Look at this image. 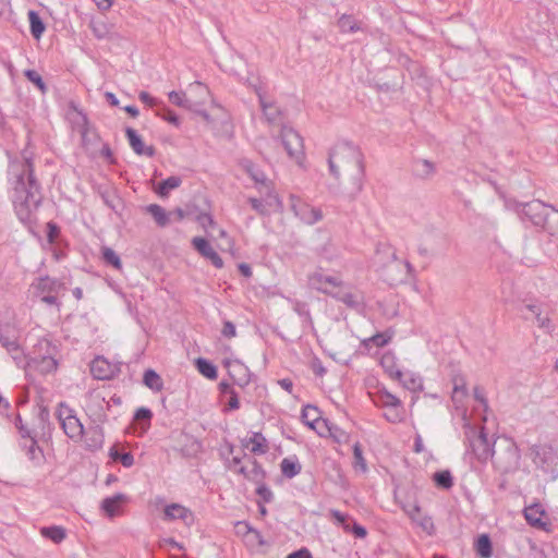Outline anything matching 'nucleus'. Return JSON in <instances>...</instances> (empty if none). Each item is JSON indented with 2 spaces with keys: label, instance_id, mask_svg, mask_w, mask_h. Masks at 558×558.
<instances>
[{
  "label": "nucleus",
  "instance_id": "nucleus-1",
  "mask_svg": "<svg viewBox=\"0 0 558 558\" xmlns=\"http://www.w3.org/2000/svg\"><path fill=\"white\" fill-rule=\"evenodd\" d=\"M22 159L9 163V182L14 191L13 206L19 220L32 230L37 225V210L43 199V187L35 175L33 153L27 146L21 153Z\"/></svg>",
  "mask_w": 558,
  "mask_h": 558
},
{
  "label": "nucleus",
  "instance_id": "nucleus-2",
  "mask_svg": "<svg viewBox=\"0 0 558 558\" xmlns=\"http://www.w3.org/2000/svg\"><path fill=\"white\" fill-rule=\"evenodd\" d=\"M336 159L340 161H352L354 163L357 169L356 191L360 192L363 187L362 179L365 174L364 155L360 147L354 145L352 142L342 141L336 144L335 147L329 151L328 166L330 174L333 178L339 179L340 172L336 166Z\"/></svg>",
  "mask_w": 558,
  "mask_h": 558
},
{
  "label": "nucleus",
  "instance_id": "nucleus-3",
  "mask_svg": "<svg viewBox=\"0 0 558 558\" xmlns=\"http://www.w3.org/2000/svg\"><path fill=\"white\" fill-rule=\"evenodd\" d=\"M463 427L465 441L469 446L466 453L471 452L483 464L492 460L495 456V441L493 444L489 441L486 428L484 426L477 428L471 425L469 421H465Z\"/></svg>",
  "mask_w": 558,
  "mask_h": 558
},
{
  "label": "nucleus",
  "instance_id": "nucleus-4",
  "mask_svg": "<svg viewBox=\"0 0 558 558\" xmlns=\"http://www.w3.org/2000/svg\"><path fill=\"white\" fill-rule=\"evenodd\" d=\"M521 450L512 437L504 436L499 450L495 451L492 461L494 468L502 475L515 473L521 465Z\"/></svg>",
  "mask_w": 558,
  "mask_h": 558
},
{
  "label": "nucleus",
  "instance_id": "nucleus-5",
  "mask_svg": "<svg viewBox=\"0 0 558 558\" xmlns=\"http://www.w3.org/2000/svg\"><path fill=\"white\" fill-rule=\"evenodd\" d=\"M507 207L512 209L522 222H530L536 228H542L550 206L538 199H533L526 203L508 201Z\"/></svg>",
  "mask_w": 558,
  "mask_h": 558
},
{
  "label": "nucleus",
  "instance_id": "nucleus-6",
  "mask_svg": "<svg viewBox=\"0 0 558 558\" xmlns=\"http://www.w3.org/2000/svg\"><path fill=\"white\" fill-rule=\"evenodd\" d=\"M530 457L535 466L548 474L553 481L558 478V453L549 445H533Z\"/></svg>",
  "mask_w": 558,
  "mask_h": 558
},
{
  "label": "nucleus",
  "instance_id": "nucleus-7",
  "mask_svg": "<svg viewBox=\"0 0 558 558\" xmlns=\"http://www.w3.org/2000/svg\"><path fill=\"white\" fill-rule=\"evenodd\" d=\"M56 416L64 434L72 440H81L84 436V425L75 415V411L64 401L58 404Z\"/></svg>",
  "mask_w": 558,
  "mask_h": 558
},
{
  "label": "nucleus",
  "instance_id": "nucleus-8",
  "mask_svg": "<svg viewBox=\"0 0 558 558\" xmlns=\"http://www.w3.org/2000/svg\"><path fill=\"white\" fill-rule=\"evenodd\" d=\"M281 144L288 156L301 163L304 158V144L302 136L291 126L282 125L279 134Z\"/></svg>",
  "mask_w": 558,
  "mask_h": 558
},
{
  "label": "nucleus",
  "instance_id": "nucleus-9",
  "mask_svg": "<svg viewBox=\"0 0 558 558\" xmlns=\"http://www.w3.org/2000/svg\"><path fill=\"white\" fill-rule=\"evenodd\" d=\"M222 365L229 369L228 374L233 380V384L241 389H245L254 377V374L250 371V368L238 359L231 360L226 357L222 361Z\"/></svg>",
  "mask_w": 558,
  "mask_h": 558
},
{
  "label": "nucleus",
  "instance_id": "nucleus-10",
  "mask_svg": "<svg viewBox=\"0 0 558 558\" xmlns=\"http://www.w3.org/2000/svg\"><path fill=\"white\" fill-rule=\"evenodd\" d=\"M308 284L312 289L324 294L330 295L335 292V288H340L343 282L339 277L324 275L322 268L308 275Z\"/></svg>",
  "mask_w": 558,
  "mask_h": 558
},
{
  "label": "nucleus",
  "instance_id": "nucleus-11",
  "mask_svg": "<svg viewBox=\"0 0 558 558\" xmlns=\"http://www.w3.org/2000/svg\"><path fill=\"white\" fill-rule=\"evenodd\" d=\"M291 209L302 222L310 226L323 219V211L319 208L312 207L294 195H291Z\"/></svg>",
  "mask_w": 558,
  "mask_h": 558
},
{
  "label": "nucleus",
  "instance_id": "nucleus-12",
  "mask_svg": "<svg viewBox=\"0 0 558 558\" xmlns=\"http://www.w3.org/2000/svg\"><path fill=\"white\" fill-rule=\"evenodd\" d=\"M31 287L34 290V295L38 299L66 289L64 282L48 275L36 278Z\"/></svg>",
  "mask_w": 558,
  "mask_h": 558
},
{
  "label": "nucleus",
  "instance_id": "nucleus-13",
  "mask_svg": "<svg viewBox=\"0 0 558 558\" xmlns=\"http://www.w3.org/2000/svg\"><path fill=\"white\" fill-rule=\"evenodd\" d=\"M58 360L53 356H28L25 368L27 374L37 373L39 375L46 376L48 374L54 373L58 368Z\"/></svg>",
  "mask_w": 558,
  "mask_h": 558
},
{
  "label": "nucleus",
  "instance_id": "nucleus-14",
  "mask_svg": "<svg viewBox=\"0 0 558 558\" xmlns=\"http://www.w3.org/2000/svg\"><path fill=\"white\" fill-rule=\"evenodd\" d=\"M523 515L532 527L546 532L549 531L550 523L544 520V518H547V513L541 502H534L526 506L523 509Z\"/></svg>",
  "mask_w": 558,
  "mask_h": 558
},
{
  "label": "nucleus",
  "instance_id": "nucleus-15",
  "mask_svg": "<svg viewBox=\"0 0 558 558\" xmlns=\"http://www.w3.org/2000/svg\"><path fill=\"white\" fill-rule=\"evenodd\" d=\"M193 248L205 259H208L216 268L223 267V260L220 255L213 248L209 241L202 236L192 239Z\"/></svg>",
  "mask_w": 558,
  "mask_h": 558
},
{
  "label": "nucleus",
  "instance_id": "nucleus-16",
  "mask_svg": "<svg viewBox=\"0 0 558 558\" xmlns=\"http://www.w3.org/2000/svg\"><path fill=\"white\" fill-rule=\"evenodd\" d=\"M0 344L9 353L21 351V345L19 343V331L13 325L9 323H0Z\"/></svg>",
  "mask_w": 558,
  "mask_h": 558
},
{
  "label": "nucleus",
  "instance_id": "nucleus-17",
  "mask_svg": "<svg viewBox=\"0 0 558 558\" xmlns=\"http://www.w3.org/2000/svg\"><path fill=\"white\" fill-rule=\"evenodd\" d=\"M130 497L123 493H117L113 496L106 497L100 504L101 511L110 519L121 513L122 506L129 502Z\"/></svg>",
  "mask_w": 558,
  "mask_h": 558
},
{
  "label": "nucleus",
  "instance_id": "nucleus-18",
  "mask_svg": "<svg viewBox=\"0 0 558 558\" xmlns=\"http://www.w3.org/2000/svg\"><path fill=\"white\" fill-rule=\"evenodd\" d=\"M125 136L133 151L138 156L154 157L156 149L154 146H145L142 136L131 126L125 128Z\"/></svg>",
  "mask_w": 558,
  "mask_h": 558
},
{
  "label": "nucleus",
  "instance_id": "nucleus-19",
  "mask_svg": "<svg viewBox=\"0 0 558 558\" xmlns=\"http://www.w3.org/2000/svg\"><path fill=\"white\" fill-rule=\"evenodd\" d=\"M401 507L412 521L416 522L424 531L430 534V531L434 530L433 520L430 517L422 514L421 507L416 502L401 504Z\"/></svg>",
  "mask_w": 558,
  "mask_h": 558
},
{
  "label": "nucleus",
  "instance_id": "nucleus-20",
  "mask_svg": "<svg viewBox=\"0 0 558 558\" xmlns=\"http://www.w3.org/2000/svg\"><path fill=\"white\" fill-rule=\"evenodd\" d=\"M85 448L88 451H97L102 448L105 441L104 428L100 425L89 426L87 430L84 429Z\"/></svg>",
  "mask_w": 558,
  "mask_h": 558
},
{
  "label": "nucleus",
  "instance_id": "nucleus-21",
  "mask_svg": "<svg viewBox=\"0 0 558 558\" xmlns=\"http://www.w3.org/2000/svg\"><path fill=\"white\" fill-rule=\"evenodd\" d=\"M163 519L167 521L182 520L185 523L193 521V513L190 509L185 508L180 504H170L165 508Z\"/></svg>",
  "mask_w": 558,
  "mask_h": 558
},
{
  "label": "nucleus",
  "instance_id": "nucleus-22",
  "mask_svg": "<svg viewBox=\"0 0 558 558\" xmlns=\"http://www.w3.org/2000/svg\"><path fill=\"white\" fill-rule=\"evenodd\" d=\"M318 435L320 437H330L337 444H347L350 440V435L344 429L339 427L332 422L324 423V430L319 429Z\"/></svg>",
  "mask_w": 558,
  "mask_h": 558
},
{
  "label": "nucleus",
  "instance_id": "nucleus-23",
  "mask_svg": "<svg viewBox=\"0 0 558 558\" xmlns=\"http://www.w3.org/2000/svg\"><path fill=\"white\" fill-rule=\"evenodd\" d=\"M254 90L258 97L262 111L269 123H275L280 116V110L270 101L265 99V92L260 86H254Z\"/></svg>",
  "mask_w": 558,
  "mask_h": 558
},
{
  "label": "nucleus",
  "instance_id": "nucleus-24",
  "mask_svg": "<svg viewBox=\"0 0 558 558\" xmlns=\"http://www.w3.org/2000/svg\"><path fill=\"white\" fill-rule=\"evenodd\" d=\"M412 173L415 178L428 180L436 173V166L428 159L417 158L412 162Z\"/></svg>",
  "mask_w": 558,
  "mask_h": 558
},
{
  "label": "nucleus",
  "instance_id": "nucleus-25",
  "mask_svg": "<svg viewBox=\"0 0 558 558\" xmlns=\"http://www.w3.org/2000/svg\"><path fill=\"white\" fill-rule=\"evenodd\" d=\"M301 420L302 422L315 430L318 434V425L320 424V411L316 405L305 404L301 411Z\"/></svg>",
  "mask_w": 558,
  "mask_h": 558
},
{
  "label": "nucleus",
  "instance_id": "nucleus-26",
  "mask_svg": "<svg viewBox=\"0 0 558 558\" xmlns=\"http://www.w3.org/2000/svg\"><path fill=\"white\" fill-rule=\"evenodd\" d=\"M250 445H252L250 450L254 454H265L269 449L268 441L260 432H254L250 438L242 440L243 447L248 448Z\"/></svg>",
  "mask_w": 558,
  "mask_h": 558
},
{
  "label": "nucleus",
  "instance_id": "nucleus-27",
  "mask_svg": "<svg viewBox=\"0 0 558 558\" xmlns=\"http://www.w3.org/2000/svg\"><path fill=\"white\" fill-rule=\"evenodd\" d=\"M218 389L221 396H229L228 402L223 408V412L235 411L240 409L239 393L230 383L222 380L218 385Z\"/></svg>",
  "mask_w": 558,
  "mask_h": 558
},
{
  "label": "nucleus",
  "instance_id": "nucleus-28",
  "mask_svg": "<svg viewBox=\"0 0 558 558\" xmlns=\"http://www.w3.org/2000/svg\"><path fill=\"white\" fill-rule=\"evenodd\" d=\"M90 373L94 378L99 380L111 379L113 377V371L110 364L102 357H96L90 363Z\"/></svg>",
  "mask_w": 558,
  "mask_h": 558
},
{
  "label": "nucleus",
  "instance_id": "nucleus-29",
  "mask_svg": "<svg viewBox=\"0 0 558 558\" xmlns=\"http://www.w3.org/2000/svg\"><path fill=\"white\" fill-rule=\"evenodd\" d=\"M23 450L27 458L35 464L40 465L45 461V454L41 447L38 446L37 439L35 437H31V440L27 442L21 444Z\"/></svg>",
  "mask_w": 558,
  "mask_h": 558
},
{
  "label": "nucleus",
  "instance_id": "nucleus-30",
  "mask_svg": "<svg viewBox=\"0 0 558 558\" xmlns=\"http://www.w3.org/2000/svg\"><path fill=\"white\" fill-rule=\"evenodd\" d=\"M46 239L50 246L54 244L69 245L68 240L62 234L61 227L52 220L46 223Z\"/></svg>",
  "mask_w": 558,
  "mask_h": 558
},
{
  "label": "nucleus",
  "instance_id": "nucleus-31",
  "mask_svg": "<svg viewBox=\"0 0 558 558\" xmlns=\"http://www.w3.org/2000/svg\"><path fill=\"white\" fill-rule=\"evenodd\" d=\"M145 211L149 214L159 228H166L170 223V215L158 204H149L145 207Z\"/></svg>",
  "mask_w": 558,
  "mask_h": 558
},
{
  "label": "nucleus",
  "instance_id": "nucleus-32",
  "mask_svg": "<svg viewBox=\"0 0 558 558\" xmlns=\"http://www.w3.org/2000/svg\"><path fill=\"white\" fill-rule=\"evenodd\" d=\"M380 365L392 379L401 380L403 377V373L397 367L396 356L391 352H387L381 356Z\"/></svg>",
  "mask_w": 558,
  "mask_h": 558
},
{
  "label": "nucleus",
  "instance_id": "nucleus-33",
  "mask_svg": "<svg viewBox=\"0 0 558 558\" xmlns=\"http://www.w3.org/2000/svg\"><path fill=\"white\" fill-rule=\"evenodd\" d=\"M58 354V348L52 343L49 339L43 338L39 339L35 344L29 356L39 357V356H53L56 357Z\"/></svg>",
  "mask_w": 558,
  "mask_h": 558
},
{
  "label": "nucleus",
  "instance_id": "nucleus-34",
  "mask_svg": "<svg viewBox=\"0 0 558 558\" xmlns=\"http://www.w3.org/2000/svg\"><path fill=\"white\" fill-rule=\"evenodd\" d=\"M142 383L153 392H160L165 385L161 376L153 368L145 369Z\"/></svg>",
  "mask_w": 558,
  "mask_h": 558
},
{
  "label": "nucleus",
  "instance_id": "nucleus-35",
  "mask_svg": "<svg viewBox=\"0 0 558 558\" xmlns=\"http://www.w3.org/2000/svg\"><path fill=\"white\" fill-rule=\"evenodd\" d=\"M27 16L31 35L33 38L39 40L46 31V24L37 11L29 10Z\"/></svg>",
  "mask_w": 558,
  "mask_h": 558
},
{
  "label": "nucleus",
  "instance_id": "nucleus-36",
  "mask_svg": "<svg viewBox=\"0 0 558 558\" xmlns=\"http://www.w3.org/2000/svg\"><path fill=\"white\" fill-rule=\"evenodd\" d=\"M474 550L480 558L493 556V543L488 534H481L474 542Z\"/></svg>",
  "mask_w": 558,
  "mask_h": 558
},
{
  "label": "nucleus",
  "instance_id": "nucleus-37",
  "mask_svg": "<svg viewBox=\"0 0 558 558\" xmlns=\"http://www.w3.org/2000/svg\"><path fill=\"white\" fill-rule=\"evenodd\" d=\"M281 473L287 478H293L300 474L302 465L296 456L282 459L280 463Z\"/></svg>",
  "mask_w": 558,
  "mask_h": 558
},
{
  "label": "nucleus",
  "instance_id": "nucleus-38",
  "mask_svg": "<svg viewBox=\"0 0 558 558\" xmlns=\"http://www.w3.org/2000/svg\"><path fill=\"white\" fill-rule=\"evenodd\" d=\"M195 367L199 374L210 380H215L218 377L217 366L205 357H197L195 360Z\"/></svg>",
  "mask_w": 558,
  "mask_h": 558
},
{
  "label": "nucleus",
  "instance_id": "nucleus-39",
  "mask_svg": "<svg viewBox=\"0 0 558 558\" xmlns=\"http://www.w3.org/2000/svg\"><path fill=\"white\" fill-rule=\"evenodd\" d=\"M182 183V179L179 175H171L167 179L162 180L158 186L155 189V192L160 197H167L170 191L178 189Z\"/></svg>",
  "mask_w": 558,
  "mask_h": 558
},
{
  "label": "nucleus",
  "instance_id": "nucleus-40",
  "mask_svg": "<svg viewBox=\"0 0 558 558\" xmlns=\"http://www.w3.org/2000/svg\"><path fill=\"white\" fill-rule=\"evenodd\" d=\"M392 336H393V332H390L388 330H386L384 332H377L374 336L364 339L362 341V345L365 349H369L371 345H375L377 348H383L391 341Z\"/></svg>",
  "mask_w": 558,
  "mask_h": 558
},
{
  "label": "nucleus",
  "instance_id": "nucleus-41",
  "mask_svg": "<svg viewBox=\"0 0 558 558\" xmlns=\"http://www.w3.org/2000/svg\"><path fill=\"white\" fill-rule=\"evenodd\" d=\"M40 533L45 538L50 539L54 544H60L66 537L65 529L60 525L44 526Z\"/></svg>",
  "mask_w": 558,
  "mask_h": 558
},
{
  "label": "nucleus",
  "instance_id": "nucleus-42",
  "mask_svg": "<svg viewBox=\"0 0 558 558\" xmlns=\"http://www.w3.org/2000/svg\"><path fill=\"white\" fill-rule=\"evenodd\" d=\"M37 418L39 421V427L41 429L43 436L50 439L54 427L50 422L49 409L45 405L40 407Z\"/></svg>",
  "mask_w": 558,
  "mask_h": 558
},
{
  "label": "nucleus",
  "instance_id": "nucleus-43",
  "mask_svg": "<svg viewBox=\"0 0 558 558\" xmlns=\"http://www.w3.org/2000/svg\"><path fill=\"white\" fill-rule=\"evenodd\" d=\"M374 404L387 409L391 405L401 404V400L387 390H379L374 399Z\"/></svg>",
  "mask_w": 558,
  "mask_h": 558
},
{
  "label": "nucleus",
  "instance_id": "nucleus-44",
  "mask_svg": "<svg viewBox=\"0 0 558 558\" xmlns=\"http://www.w3.org/2000/svg\"><path fill=\"white\" fill-rule=\"evenodd\" d=\"M100 197L102 202L106 204V206H108L111 210H113L117 215L120 216L119 206L123 204V201L114 190L101 191Z\"/></svg>",
  "mask_w": 558,
  "mask_h": 558
},
{
  "label": "nucleus",
  "instance_id": "nucleus-45",
  "mask_svg": "<svg viewBox=\"0 0 558 558\" xmlns=\"http://www.w3.org/2000/svg\"><path fill=\"white\" fill-rule=\"evenodd\" d=\"M542 229L553 236H558V209L553 206L549 207Z\"/></svg>",
  "mask_w": 558,
  "mask_h": 558
},
{
  "label": "nucleus",
  "instance_id": "nucleus-46",
  "mask_svg": "<svg viewBox=\"0 0 558 558\" xmlns=\"http://www.w3.org/2000/svg\"><path fill=\"white\" fill-rule=\"evenodd\" d=\"M101 259L107 266H111L112 268L117 270L122 269V262L120 256L117 254V252L109 247V246H102L101 247Z\"/></svg>",
  "mask_w": 558,
  "mask_h": 558
},
{
  "label": "nucleus",
  "instance_id": "nucleus-47",
  "mask_svg": "<svg viewBox=\"0 0 558 558\" xmlns=\"http://www.w3.org/2000/svg\"><path fill=\"white\" fill-rule=\"evenodd\" d=\"M433 481L438 488L448 490L453 486V476L449 470L437 471L433 474Z\"/></svg>",
  "mask_w": 558,
  "mask_h": 558
},
{
  "label": "nucleus",
  "instance_id": "nucleus-48",
  "mask_svg": "<svg viewBox=\"0 0 558 558\" xmlns=\"http://www.w3.org/2000/svg\"><path fill=\"white\" fill-rule=\"evenodd\" d=\"M316 254L327 262L333 260L338 256V250L330 239L315 248Z\"/></svg>",
  "mask_w": 558,
  "mask_h": 558
},
{
  "label": "nucleus",
  "instance_id": "nucleus-49",
  "mask_svg": "<svg viewBox=\"0 0 558 558\" xmlns=\"http://www.w3.org/2000/svg\"><path fill=\"white\" fill-rule=\"evenodd\" d=\"M250 462L252 469L250 470L248 481L253 482L254 484L265 482L267 473L263 465L255 458H251Z\"/></svg>",
  "mask_w": 558,
  "mask_h": 558
},
{
  "label": "nucleus",
  "instance_id": "nucleus-50",
  "mask_svg": "<svg viewBox=\"0 0 558 558\" xmlns=\"http://www.w3.org/2000/svg\"><path fill=\"white\" fill-rule=\"evenodd\" d=\"M338 26L341 33H355L360 31V25L352 15L342 14L338 20Z\"/></svg>",
  "mask_w": 558,
  "mask_h": 558
},
{
  "label": "nucleus",
  "instance_id": "nucleus-51",
  "mask_svg": "<svg viewBox=\"0 0 558 558\" xmlns=\"http://www.w3.org/2000/svg\"><path fill=\"white\" fill-rule=\"evenodd\" d=\"M384 417L392 424H397L403 421L404 418V408L401 404L398 405H391L386 409L384 412Z\"/></svg>",
  "mask_w": 558,
  "mask_h": 558
},
{
  "label": "nucleus",
  "instance_id": "nucleus-52",
  "mask_svg": "<svg viewBox=\"0 0 558 558\" xmlns=\"http://www.w3.org/2000/svg\"><path fill=\"white\" fill-rule=\"evenodd\" d=\"M133 418L135 421L141 422L142 424V432H146L150 427V422L153 418V412L150 409L141 407L136 409Z\"/></svg>",
  "mask_w": 558,
  "mask_h": 558
},
{
  "label": "nucleus",
  "instance_id": "nucleus-53",
  "mask_svg": "<svg viewBox=\"0 0 558 558\" xmlns=\"http://www.w3.org/2000/svg\"><path fill=\"white\" fill-rule=\"evenodd\" d=\"M398 381L401 383L404 388L411 391H418L423 389L422 378L415 376L414 374H403L401 380Z\"/></svg>",
  "mask_w": 558,
  "mask_h": 558
},
{
  "label": "nucleus",
  "instance_id": "nucleus-54",
  "mask_svg": "<svg viewBox=\"0 0 558 558\" xmlns=\"http://www.w3.org/2000/svg\"><path fill=\"white\" fill-rule=\"evenodd\" d=\"M109 457L112 460L120 461L124 468H131L134 464V457L130 451L120 453L114 446L110 448Z\"/></svg>",
  "mask_w": 558,
  "mask_h": 558
},
{
  "label": "nucleus",
  "instance_id": "nucleus-55",
  "mask_svg": "<svg viewBox=\"0 0 558 558\" xmlns=\"http://www.w3.org/2000/svg\"><path fill=\"white\" fill-rule=\"evenodd\" d=\"M331 298L336 299L337 301L342 302L350 308H357L360 306V302L356 300L355 295L351 292H342V291H335L331 294Z\"/></svg>",
  "mask_w": 558,
  "mask_h": 558
},
{
  "label": "nucleus",
  "instance_id": "nucleus-56",
  "mask_svg": "<svg viewBox=\"0 0 558 558\" xmlns=\"http://www.w3.org/2000/svg\"><path fill=\"white\" fill-rule=\"evenodd\" d=\"M168 98L171 104L178 107L191 109V100L186 97L184 92L172 90L168 94Z\"/></svg>",
  "mask_w": 558,
  "mask_h": 558
},
{
  "label": "nucleus",
  "instance_id": "nucleus-57",
  "mask_svg": "<svg viewBox=\"0 0 558 558\" xmlns=\"http://www.w3.org/2000/svg\"><path fill=\"white\" fill-rule=\"evenodd\" d=\"M24 76L31 83H33L41 93H46L47 85H46L44 78L41 77V75L37 71H35L33 69H27L24 71Z\"/></svg>",
  "mask_w": 558,
  "mask_h": 558
},
{
  "label": "nucleus",
  "instance_id": "nucleus-58",
  "mask_svg": "<svg viewBox=\"0 0 558 558\" xmlns=\"http://www.w3.org/2000/svg\"><path fill=\"white\" fill-rule=\"evenodd\" d=\"M466 387L465 381L462 377L453 379V392H452V401L458 403L460 399L466 396Z\"/></svg>",
  "mask_w": 558,
  "mask_h": 558
},
{
  "label": "nucleus",
  "instance_id": "nucleus-59",
  "mask_svg": "<svg viewBox=\"0 0 558 558\" xmlns=\"http://www.w3.org/2000/svg\"><path fill=\"white\" fill-rule=\"evenodd\" d=\"M344 531L353 534L355 538H364L367 535L365 526L361 525L352 518L349 523L344 525Z\"/></svg>",
  "mask_w": 558,
  "mask_h": 558
},
{
  "label": "nucleus",
  "instance_id": "nucleus-60",
  "mask_svg": "<svg viewBox=\"0 0 558 558\" xmlns=\"http://www.w3.org/2000/svg\"><path fill=\"white\" fill-rule=\"evenodd\" d=\"M89 28L92 29L93 35L97 39H105V38H107V36L109 34L108 25L101 21L96 22V21L92 20L89 23Z\"/></svg>",
  "mask_w": 558,
  "mask_h": 558
},
{
  "label": "nucleus",
  "instance_id": "nucleus-61",
  "mask_svg": "<svg viewBox=\"0 0 558 558\" xmlns=\"http://www.w3.org/2000/svg\"><path fill=\"white\" fill-rule=\"evenodd\" d=\"M255 493L263 504H270L274 500V493L265 482L256 484Z\"/></svg>",
  "mask_w": 558,
  "mask_h": 558
},
{
  "label": "nucleus",
  "instance_id": "nucleus-62",
  "mask_svg": "<svg viewBox=\"0 0 558 558\" xmlns=\"http://www.w3.org/2000/svg\"><path fill=\"white\" fill-rule=\"evenodd\" d=\"M353 458H354V468H360L361 471L365 472L367 470L366 460L363 456V449L360 442H355L353 445Z\"/></svg>",
  "mask_w": 558,
  "mask_h": 558
},
{
  "label": "nucleus",
  "instance_id": "nucleus-63",
  "mask_svg": "<svg viewBox=\"0 0 558 558\" xmlns=\"http://www.w3.org/2000/svg\"><path fill=\"white\" fill-rule=\"evenodd\" d=\"M245 169L254 182L265 184V182L267 181V177L264 173V171L258 169L251 161L247 162V165L245 166Z\"/></svg>",
  "mask_w": 558,
  "mask_h": 558
},
{
  "label": "nucleus",
  "instance_id": "nucleus-64",
  "mask_svg": "<svg viewBox=\"0 0 558 558\" xmlns=\"http://www.w3.org/2000/svg\"><path fill=\"white\" fill-rule=\"evenodd\" d=\"M157 116L177 128H179L181 124L179 116L165 105L162 108V112L158 111Z\"/></svg>",
  "mask_w": 558,
  "mask_h": 558
}]
</instances>
